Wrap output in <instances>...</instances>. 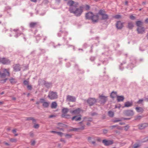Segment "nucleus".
Instances as JSON below:
<instances>
[{"label": "nucleus", "instance_id": "45", "mask_svg": "<svg viewBox=\"0 0 148 148\" xmlns=\"http://www.w3.org/2000/svg\"><path fill=\"white\" fill-rule=\"evenodd\" d=\"M39 127V125L38 124H35L34 126V127L36 129L38 128Z\"/></svg>", "mask_w": 148, "mask_h": 148}, {"label": "nucleus", "instance_id": "36", "mask_svg": "<svg viewBox=\"0 0 148 148\" xmlns=\"http://www.w3.org/2000/svg\"><path fill=\"white\" fill-rule=\"evenodd\" d=\"M49 104L48 102H43L42 106L44 108H47L49 106Z\"/></svg>", "mask_w": 148, "mask_h": 148}, {"label": "nucleus", "instance_id": "9", "mask_svg": "<svg viewBox=\"0 0 148 148\" xmlns=\"http://www.w3.org/2000/svg\"><path fill=\"white\" fill-rule=\"evenodd\" d=\"M124 23H122L120 21H118L116 24L117 28L118 29H121L123 27Z\"/></svg>", "mask_w": 148, "mask_h": 148}, {"label": "nucleus", "instance_id": "62", "mask_svg": "<svg viewBox=\"0 0 148 148\" xmlns=\"http://www.w3.org/2000/svg\"><path fill=\"white\" fill-rule=\"evenodd\" d=\"M4 144L6 145H7V146H9L10 145V144H8V143H6V142H4Z\"/></svg>", "mask_w": 148, "mask_h": 148}, {"label": "nucleus", "instance_id": "26", "mask_svg": "<svg viewBox=\"0 0 148 148\" xmlns=\"http://www.w3.org/2000/svg\"><path fill=\"white\" fill-rule=\"evenodd\" d=\"M137 26L138 27H141L143 25V22L141 21H138L136 22Z\"/></svg>", "mask_w": 148, "mask_h": 148}, {"label": "nucleus", "instance_id": "29", "mask_svg": "<svg viewBox=\"0 0 148 148\" xmlns=\"http://www.w3.org/2000/svg\"><path fill=\"white\" fill-rule=\"evenodd\" d=\"M57 106L56 102H52L51 107L52 108H56Z\"/></svg>", "mask_w": 148, "mask_h": 148}, {"label": "nucleus", "instance_id": "35", "mask_svg": "<svg viewBox=\"0 0 148 148\" xmlns=\"http://www.w3.org/2000/svg\"><path fill=\"white\" fill-rule=\"evenodd\" d=\"M123 118H121V119H116L115 120H113V122L114 123H116L120 121H121L123 120Z\"/></svg>", "mask_w": 148, "mask_h": 148}, {"label": "nucleus", "instance_id": "58", "mask_svg": "<svg viewBox=\"0 0 148 148\" xmlns=\"http://www.w3.org/2000/svg\"><path fill=\"white\" fill-rule=\"evenodd\" d=\"M91 138L90 137H88V140L89 141V142L90 143H91Z\"/></svg>", "mask_w": 148, "mask_h": 148}, {"label": "nucleus", "instance_id": "39", "mask_svg": "<svg viewBox=\"0 0 148 148\" xmlns=\"http://www.w3.org/2000/svg\"><path fill=\"white\" fill-rule=\"evenodd\" d=\"M83 7V8H84L85 10H89L90 8V6L89 5H86L85 6H82Z\"/></svg>", "mask_w": 148, "mask_h": 148}, {"label": "nucleus", "instance_id": "28", "mask_svg": "<svg viewBox=\"0 0 148 148\" xmlns=\"http://www.w3.org/2000/svg\"><path fill=\"white\" fill-rule=\"evenodd\" d=\"M26 120L27 121L31 120H32L33 123L35 122H36V120L32 117H27L26 118Z\"/></svg>", "mask_w": 148, "mask_h": 148}, {"label": "nucleus", "instance_id": "63", "mask_svg": "<svg viewBox=\"0 0 148 148\" xmlns=\"http://www.w3.org/2000/svg\"><path fill=\"white\" fill-rule=\"evenodd\" d=\"M12 132L13 133H15L16 132V130L15 129H14L12 130Z\"/></svg>", "mask_w": 148, "mask_h": 148}, {"label": "nucleus", "instance_id": "61", "mask_svg": "<svg viewBox=\"0 0 148 148\" xmlns=\"http://www.w3.org/2000/svg\"><path fill=\"white\" fill-rule=\"evenodd\" d=\"M50 132L51 133H56L57 134V132H56V131H50Z\"/></svg>", "mask_w": 148, "mask_h": 148}, {"label": "nucleus", "instance_id": "54", "mask_svg": "<svg viewBox=\"0 0 148 148\" xmlns=\"http://www.w3.org/2000/svg\"><path fill=\"white\" fill-rule=\"evenodd\" d=\"M108 132V130H103V132L104 134H106Z\"/></svg>", "mask_w": 148, "mask_h": 148}, {"label": "nucleus", "instance_id": "46", "mask_svg": "<svg viewBox=\"0 0 148 148\" xmlns=\"http://www.w3.org/2000/svg\"><path fill=\"white\" fill-rule=\"evenodd\" d=\"M130 18L132 20H134L135 19V17L132 15L130 16Z\"/></svg>", "mask_w": 148, "mask_h": 148}, {"label": "nucleus", "instance_id": "18", "mask_svg": "<svg viewBox=\"0 0 148 148\" xmlns=\"http://www.w3.org/2000/svg\"><path fill=\"white\" fill-rule=\"evenodd\" d=\"M117 93L116 92L112 91L110 94V97L112 99H114L116 97H117L118 96Z\"/></svg>", "mask_w": 148, "mask_h": 148}, {"label": "nucleus", "instance_id": "48", "mask_svg": "<svg viewBox=\"0 0 148 148\" xmlns=\"http://www.w3.org/2000/svg\"><path fill=\"white\" fill-rule=\"evenodd\" d=\"M36 142L35 140H32L31 141V145L34 146L35 145Z\"/></svg>", "mask_w": 148, "mask_h": 148}, {"label": "nucleus", "instance_id": "44", "mask_svg": "<svg viewBox=\"0 0 148 148\" xmlns=\"http://www.w3.org/2000/svg\"><path fill=\"white\" fill-rule=\"evenodd\" d=\"M121 17V16L119 15H117L114 16V18L116 19H119Z\"/></svg>", "mask_w": 148, "mask_h": 148}, {"label": "nucleus", "instance_id": "40", "mask_svg": "<svg viewBox=\"0 0 148 148\" xmlns=\"http://www.w3.org/2000/svg\"><path fill=\"white\" fill-rule=\"evenodd\" d=\"M72 135L70 134H65V137L67 138H70L72 137Z\"/></svg>", "mask_w": 148, "mask_h": 148}, {"label": "nucleus", "instance_id": "27", "mask_svg": "<svg viewBox=\"0 0 148 148\" xmlns=\"http://www.w3.org/2000/svg\"><path fill=\"white\" fill-rule=\"evenodd\" d=\"M132 102H125V107H129L132 106Z\"/></svg>", "mask_w": 148, "mask_h": 148}, {"label": "nucleus", "instance_id": "15", "mask_svg": "<svg viewBox=\"0 0 148 148\" xmlns=\"http://www.w3.org/2000/svg\"><path fill=\"white\" fill-rule=\"evenodd\" d=\"M94 14L92 12H88L86 14V19L91 20Z\"/></svg>", "mask_w": 148, "mask_h": 148}, {"label": "nucleus", "instance_id": "33", "mask_svg": "<svg viewBox=\"0 0 148 148\" xmlns=\"http://www.w3.org/2000/svg\"><path fill=\"white\" fill-rule=\"evenodd\" d=\"M96 101L95 98H90L88 99L87 102H96Z\"/></svg>", "mask_w": 148, "mask_h": 148}, {"label": "nucleus", "instance_id": "1", "mask_svg": "<svg viewBox=\"0 0 148 148\" xmlns=\"http://www.w3.org/2000/svg\"><path fill=\"white\" fill-rule=\"evenodd\" d=\"M83 6H80L78 8H69V11L70 13L74 14L75 16L78 17L82 14L83 12Z\"/></svg>", "mask_w": 148, "mask_h": 148}, {"label": "nucleus", "instance_id": "19", "mask_svg": "<svg viewBox=\"0 0 148 148\" xmlns=\"http://www.w3.org/2000/svg\"><path fill=\"white\" fill-rule=\"evenodd\" d=\"M37 25V22H31L29 24V26L31 28H34L36 27Z\"/></svg>", "mask_w": 148, "mask_h": 148}, {"label": "nucleus", "instance_id": "4", "mask_svg": "<svg viewBox=\"0 0 148 148\" xmlns=\"http://www.w3.org/2000/svg\"><path fill=\"white\" fill-rule=\"evenodd\" d=\"M48 97L51 99H56L57 97V95L56 92L50 91L49 92Z\"/></svg>", "mask_w": 148, "mask_h": 148}, {"label": "nucleus", "instance_id": "31", "mask_svg": "<svg viewBox=\"0 0 148 148\" xmlns=\"http://www.w3.org/2000/svg\"><path fill=\"white\" fill-rule=\"evenodd\" d=\"M108 115L110 117H112L114 116V113L111 111H109L108 112Z\"/></svg>", "mask_w": 148, "mask_h": 148}, {"label": "nucleus", "instance_id": "10", "mask_svg": "<svg viewBox=\"0 0 148 148\" xmlns=\"http://www.w3.org/2000/svg\"><path fill=\"white\" fill-rule=\"evenodd\" d=\"M76 99V98L74 96L68 95L66 97V100L67 101L74 102Z\"/></svg>", "mask_w": 148, "mask_h": 148}, {"label": "nucleus", "instance_id": "13", "mask_svg": "<svg viewBox=\"0 0 148 148\" xmlns=\"http://www.w3.org/2000/svg\"><path fill=\"white\" fill-rule=\"evenodd\" d=\"M84 129V125H82L81 127L72 128L70 130V131H78L79 130H82Z\"/></svg>", "mask_w": 148, "mask_h": 148}, {"label": "nucleus", "instance_id": "53", "mask_svg": "<svg viewBox=\"0 0 148 148\" xmlns=\"http://www.w3.org/2000/svg\"><path fill=\"white\" fill-rule=\"evenodd\" d=\"M8 79V78H6L5 79H4V80H1V82H2V81H3V82H2V83H5L6 81V80Z\"/></svg>", "mask_w": 148, "mask_h": 148}, {"label": "nucleus", "instance_id": "50", "mask_svg": "<svg viewBox=\"0 0 148 148\" xmlns=\"http://www.w3.org/2000/svg\"><path fill=\"white\" fill-rule=\"evenodd\" d=\"M88 121H92V119L91 117H88Z\"/></svg>", "mask_w": 148, "mask_h": 148}, {"label": "nucleus", "instance_id": "7", "mask_svg": "<svg viewBox=\"0 0 148 148\" xmlns=\"http://www.w3.org/2000/svg\"><path fill=\"white\" fill-rule=\"evenodd\" d=\"M0 62L3 64H8L10 63V61L8 59L5 58H0Z\"/></svg>", "mask_w": 148, "mask_h": 148}, {"label": "nucleus", "instance_id": "51", "mask_svg": "<svg viewBox=\"0 0 148 148\" xmlns=\"http://www.w3.org/2000/svg\"><path fill=\"white\" fill-rule=\"evenodd\" d=\"M56 116L54 115H51L49 116V118H51L53 117H56Z\"/></svg>", "mask_w": 148, "mask_h": 148}, {"label": "nucleus", "instance_id": "24", "mask_svg": "<svg viewBox=\"0 0 148 148\" xmlns=\"http://www.w3.org/2000/svg\"><path fill=\"white\" fill-rule=\"evenodd\" d=\"M135 109L137 112H138L142 113L144 111L143 109L140 107H137L135 108Z\"/></svg>", "mask_w": 148, "mask_h": 148}, {"label": "nucleus", "instance_id": "49", "mask_svg": "<svg viewBox=\"0 0 148 148\" xmlns=\"http://www.w3.org/2000/svg\"><path fill=\"white\" fill-rule=\"evenodd\" d=\"M97 115V114L96 112H93L91 113V115L92 116H94L95 115Z\"/></svg>", "mask_w": 148, "mask_h": 148}, {"label": "nucleus", "instance_id": "12", "mask_svg": "<svg viewBox=\"0 0 148 148\" xmlns=\"http://www.w3.org/2000/svg\"><path fill=\"white\" fill-rule=\"evenodd\" d=\"M99 17V16L98 14L95 15L93 14L91 19L92 22L93 23L97 22L98 21Z\"/></svg>", "mask_w": 148, "mask_h": 148}, {"label": "nucleus", "instance_id": "5", "mask_svg": "<svg viewBox=\"0 0 148 148\" xmlns=\"http://www.w3.org/2000/svg\"><path fill=\"white\" fill-rule=\"evenodd\" d=\"M68 111L69 110L67 108H63L62 110V115L61 117L62 118H68L69 117V115L66 114Z\"/></svg>", "mask_w": 148, "mask_h": 148}, {"label": "nucleus", "instance_id": "42", "mask_svg": "<svg viewBox=\"0 0 148 148\" xmlns=\"http://www.w3.org/2000/svg\"><path fill=\"white\" fill-rule=\"evenodd\" d=\"M23 84L25 85H27V86L29 84V82L28 81L25 80L23 81Z\"/></svg>", "mask_w": 148, "mask_h": 148}, {"label": "nucleus", "instance_id": "2", "mask_svg": "<svg viewBox=\"0 0 148 148\" xmlns=\"http://www.w3.org/2000/svg\"><path fill=\"white\" fill-rule=\"evenodd\" d=\"M98 14L101 16V20H106L108 18V14L105 13V12L102 10H100Z\"/></svg>", "mask_w": 148, "mask_h": 148}, {"label": "nucleus", "instance_id": "32", "mask_svg": "<svg viewBox=\"0 0 148 148\" xmlns=\"http://www.w3.org/2000/svg\"><path fill=\"white\" fill-rule=\"evenodd\" d=\"M99 97L100 99H102L105 101H107V97H106L102 95L99 96Z\"/></svg>", "mask_w": 148, "mask_h": 148}, {"label": "nucleus", "instance_id": "6", "mask_svg": "<svg viewBox=\"0 0 148 148\" xmlns=\"http://www.w3.org/2000/svg\"><path fill=\"white\" fill-rule=\"evenodd\" d=\"M123 114L127 116H131L134 115V112L133 110H127L124 111Z\"/></svg>", "mask_w": 148, "mask_h": 148}, {"label": "nucleus", "instance_id": "57", "mask_svg": "<svg viewBox=\"0 0 148 148\" xmlns=\"http://www.w3.org/2000/svg\"><path fill=\"white\" fill-rule=\"evenodd\" d=\"M89 104L90 106H91L94 104V102H87Z\"/></svg>", "mask_w": 148, "mask_h": 148}, {"label": "nucleus", "instance_id": "23", "mask_svg": "<svg viewBox=\"0 0 148 148\" xmlns=\"http://www.w3.org/2000/svg\"><path fill=\"white\" fill-rule=\"evenodd\" d=\"M9 80H10L11 83L12 84H16L17 82V81L16 80V79L12 77L11 78L9 79Z\"/></svg>", "mask_w": 148, "mask_h": 148}, {"label": "nucleus", "instance_id": "52", "mask_svg": "<svg viewBox=\"0 0 148 148\" xmlns=\"http://www.w3.org/2000/svg\"><path fill=\"white\" fill-rule=\"evenodd\" d=\"M43 3L45 4H47L48 3V0H43Z\"/></svg>", "mask_w": 148, "mask_h": 148}, {"label": "nucleus", "instance_id": "30", "mask_svg": "<svg viewBox=\"0 0 148 148\" xmlns=\"http://www.w3.org/2000/svg\"><path fill=\"white\" fill-rule=\"evenodd\" d=\"M44 85L47 88L50 87L52 86L51 84V83L47 82H45L44 84Z\"/></svg>", "mask_w": 148, "mask_h": 148}, {"label": "nucleus", "instance_id": "59", "mask_svg": "<svg viewBox=\"0 0 148 148\" xmlns=\"http://www.w3.org/2000/svg\"><path fill=\"white\" fill-rule=\"evenodd\" d=\"M128 129V127L127 126H126L125 127V130L127 131Z\"/></svg>", "mask_w": 148, "mask_h": 148}, {"label": "nucleus", "instance_id": "11", "mask_svg": "<svg viewBox=\"0 0 148 148\" xmlns=\"http://www.w3.org/2000/svg\"><path fill=\"white\" fill-rule=\"evenodd\" d=\"M4 73H6L7 74H6L5 73H1V74L0 77L1 78H4L5 77L6 75L8 76H10V74L9 72L8 71V70L6 69H4Z\"/></svg>", "mask_w": 148, "mask_h": 148}, {"label": "nucleus", "instance_id": "34", "mask_svg": "<svg viewBox=\"0 0 148 148\" xmlns=\"http://www.w3.org/2000/svg\"><path fill=\"white\" fill-rule=\"evenodd\" d=\"M114 127H116L117 129L119 130L121 129V128L119 127L118 125H113L110 126V128L111 129H113V128Z\"/></svg>", "mask_w": 148, "mask_h": 148}, {"label": "nucleus", "instance_id": "17", "mask_svg": "<svg viewBox=\"0 0 148 148\" xmlns=\"http://www.w3.org/2000/svg\"><path fill=\"white\" fill-rule=\"evenodd\" d=\"M13 68L15 71H20L21 69L19 64H16L14 66Z\"/></svg>", "mask_w": 148, "mask_h": 148}, {"label": "nucleus", "instance_id": "22", "mask_svg": "<svg viewBox=\"0 0 148 148\" xmlns=\"http://www.w3.org/2000/svg\"><path fill=\"white\" fill-rule=\"evenodd\" d=\"M80 110H81L80 108H78L77 109L72 111L71 112V113L73 114H78L80 113Z\"/></svg>", "mask_w": 148, "mask_h": 148}, {"label": "nucleus", "instance_id": "60", "mask_svg": "<svg viewBox=\"0 0 148 148\" xmlns=\"http://www.w3.org/2000/svg\"><path fill=\"white\" fill-rule=\"evenodd\" d=\"M128 2L127 1H125V5H126L128 6Z\"/></svg>", "mask_w": 148, "mask_h": 148}, {"label": "nucleus", "instance_id": "3", "mask_svg": "<svg viewBox=\"0 0 148 148\" xmlns=\"http://www.w3.org/2000/svg\"><path fill=\"white\" fill-rule=\"evenodd\" d=\"M67 5H69L70 7H73V8H76L77 7L78 5V3L77 2H75L74 1L72 0L69 1L67 3Z\"/></svg>", "mask_w": 148, "mask_h": 148}, {"label": "nucleus", "instance_id": "16", "mask_svg": "<svg viewBox=\"0 0 148 148\" xmlns=\"http://www.w3.org/2000/svg\"><path fill=\"white\" fill-rule=\"evenodd\" d=\"M148 126V124L147 123H144L138 125V127L139 129L142 130Z\"/></svg>", "mask_w": 148, "mask_h": 148}, {"label": "nucleus", "instance_id": "41", "mask_svg": "<svg viewBox=\"0 0 148 148\" xmlns=\"http://www.w3.org/2000/svg\"><path fill=\"white\" fill-rule=\"evenodd\" d=\"M27 88L28 90H31L32 88V86L31 85H28L27 86Z\"/></svg>", "mask_w": 148, "mask_h": 148}, {"label": "nucleus", "instance_id": "8", "mask_svg": "<svg viewBox=\"0 0 148 148\" xmlns=\"http://www.w3.org/2000/svg\"><path fill=\"white\" fill-rule=\"evenodd\" d=\"M102 143L105 146H108L112 144L113 141L111 140L104 139L102 140Z\"/></svg>", "mask_w": 148, "mask_h": 148}, {"label": "nucleus", "instance_id": "56", "mask_svg": "<svg viewBox=\"0 0 148 148\" xmlns=\"http://www.w3.org/2000/svg\"><path fill=\"white\" fill-rule=\"evenodd\" d=\"M141 118V116H137L135 119L136 120H138L140 119Z\"/></svg>", "mask_w": 148, "mask_h": 148}, {"label": "nucleus", "instance_id": "21", "mask_svg": "<svg viewBox=\"0 0 148 148\" xmlns=\"http://www.w3.org/2000/svg\"><path fill=\"white\" fill-rule=\"evenodd\" d=\"M117 100L118 101H123L125 99L124 97L123 96H118L117 97Z\"/></svg>", "mask_w": 148, "mask_h": 148}, {"label": "nucleus", "instance_id": "47", "mask_svg": "<svg viewBox=\"0 0 148 148\" xmlns=\"http://www.w3.org/2000/svg\"><path fill=\"white\" fill-rule=\"evenodd\" d=\"M95 59V58L93 57H91L90 58V60L92 61H93Z\"/></svg>", "mask_w": 148, "mask_h": 148}, {"label": "nucleus", "instance_id": "43", "mask_svg": "<svg viewBox=\"0 0 148 148\" xmlns=\"http://www.w3.org/2000/svg\"><path fill=\"white\" fill-rule=\"evenodd\" d=\"M57 134L58 135L60 136L61 137H62L64 134L61 132H57Z\"/></svg>", "mask_w": 148, "mask_h": 148}, {"label": "nucleus", "instance_id": "38", "mask_svg": "<svg viewBox=\"0 0 148 148\" xmlns=\"http://www.w3.org/2000/svg\"><path fill=\"white\" fill-rule=\"evenodd\" d=\"M140 146V145L138 144H135L132 147V148H137Z\"/></svg>", "mask_w": 148, "mask_h": 148}, {"label": "nucleus", "instance_id": "14", "mask_svg": "<svg viewBox=\"0 0 148 148\" xmlns=\"http://www.w3.org/2000/svg\"><path fill=\"white\" fill-rule=\"evenodd\" d=\"M137 30L139 34H143L145 32V29L143 27H138Z\"/></svg>", "mask_w": 148, "mask_h": 148}, {"label": "nucleus", "instance_id": "25", "mask_svg": "<svg viewBox=\"0 0 148 148\" xmlns=\"http://www.w3.org/2000/svg\"><path fill=\"white\" fill-rule=\"evenodd\" d=\"M77 116H75L73 117L72 119V120H75V121H80L81 120V118L80 117H77Z\"/></svg>", "mask_w": 148, "mask_h": 148}, {"label": "nucleus", "instance_id": "20", "mask_svg": "<svg viewBox=\"0 0 148 148\" xmlns=\"http://www.w3.org/2000/svg\"><path fill=\"white\" fill-rule=\"evenodd\" d=\"M134 27V23L132 22H129L128 23L127 27L130 29H132Z\"/></svg>", "mask_w": 148, "mask_h": 148}, {"label": "nucleus", "instance_id": "55", "mask_svg": "<svg viewBox=\"0 0 148 148\" xmlns=\"http://www.w3.org/2000/svg\"><path fill=\"white\" fill-rule=\"evenodd\" d=\"M60 141L61 142H63L64 143H66V141H65V140L63 138H61L60 139Z\"/></svg>", "mask_w": 148, "mask_h": 148}, {"label": "nucleus", "instance_id": "37", "mask_svg": "<svg viewBox=\"0 0 148 148\" xmlns=\"http://www.w3.org/2000/svg\"><path fill=\"white\" fill-rule=\"evenodd\" d=\"M10 141L12 143H16L17 140L16 138H11L10 139Z\"/></svg>", "mask_w": 148, "mask_h": 148}, {"label": "nucleus", "instance_id": "64", "mask_svg": "<svg viewBox=\"0 0 148 148\" xmlns=\"http://www.w3.org/2000/svg\"><path fill=\"white\" fill-rule=\"evenodd\" d=\"M30 136H33V134L32 132H30Z\"/></svg>", "mask_w": 148, "mask_h": 148}]
</instances>
